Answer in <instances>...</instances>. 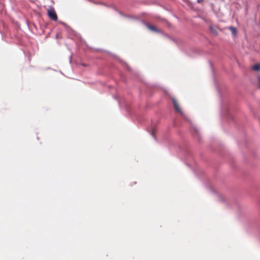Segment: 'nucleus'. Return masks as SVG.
<instances>
[{"instance_id":"nucleus-1","label":"nucleus","mask_w":260,"mask_h":260,"mask_svg":"<svg viewBox=\"0 0 260 260\" xmlns=\"http://www.w3.org/2000/svg\"><path fill=\"white\" fill-rule=\"evenodd\" d=\"M47 15L48 17L53 21L57 20V16L55 10L53 8H50L47 10Z\"/></svg>"},{"instance_id":"nucleus-2","label":"nucleus","mask_w":260,"mask_h":260,"mask_svg":"<svg viewBox=\"0 0 260 260\" xmlns=\"http://www.w3.org/2000/svg\"><path fill=\"white\" fill-rule=\"evenodd\" d=\"M173 105L175 110L180 114H182V110L180 108L179 104L175 99H172Z\"/></svg>"},{"instance_id":"nucleus-3","label":"nucleus","mask_w":260,"mask_h":260,"mask_svg":"<svg viewBox=\"0 0 260 260\" xmlns=\"http://www.w3.org/2000/svg\"><path fill=\"white\" fill-rule=\"evenodd\" d=\"M146 26L147 27V28L152 31H154V32H160V30H159L158 29H157L155 26L154 25H152L151 24H146Z\"/></svg>"},{"instance_id":"nucleus-4","label":"nucleus","mask_w":260,"mask_h":260,"mask_svg":"<svg viewBox=\"0 0 260 260\" xmlns=\"http://www.w3.org/2000/svg\"><path fill=\"white\" fill-rule=\"evenodd\" d=\"M228 29L231 31L232 34L236 36L237 34V30L236 27L233 26H230L228 27Z\"/></svg>"},{"instance_id":"nucleus-5","label":"nucleus","mask_w":260,"mask_h":260,"mask_svg":"<svg viewBox=\"0 0 260 260\" xmlns=\"http://www.w3.org/2000/svg\"><path fill=\"white\" fill-rule=\"evenodd\" d=\"M252 69L254 71H259L260 70V64H255L252 67Z\"/></svg>"},{"instance_id":"nucleus-6","label":"nucleus","mask_w":260,"mask_h":260,"mask_svg":"<svg viewBox=\"0 0 260 260\" xmlns=\"http://www.w3.org/2000/svg\"><path fill=\"white\" fill-rule=\"evenodd\" d=\"M210 30L212 32V33L213 34H214L215 35H217V32L216 30L213 27L210 26Z\"/></svg>"},{"instance_id":"nucleus-7","label":"nucleus","mask_w":260,"mask_h":260,"mask_svg":"<svg viewBox=\"0 0 260 260\" xmlns=\"http://www.w3.org/2000/svg\"><path fill=\"white\" fill-rule=\"evenodd\" d=\"M258 88H260V76L258 78Z\"/></svg>"},{"instance_id":"nucleus-8","label":"nucleus","mask_w":260,"mask_h":260,"mask_svg":"<svg viewBox=\"0 0 260 260\" xmlns=\"http://www.w3.org/2000/svg\"><path fill=\"white\" fill-rule=\"evenodd\" d=\"M155 130L154 129H153L152 131V135H153V137H154V135H155Z\"/></svg>"}]
</instances>
